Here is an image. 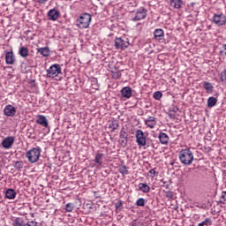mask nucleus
Returning <instances> with one entry per match:
<instances>
[{"instance_id": "6e6552de", "label": "nucleus", "mask_w": 226, "mask_h": 226, "mask_svg": "<svg viewBox=\"0 0 226 226\" xmlns=\"http://www.w3.org/2000/svg\"><path fill=\"white\" fill-rule=\"evenodd\" d=\"M213 22L215 26H225L226 16L223 13L214 14Z\"/></svg>"}, {"instance_id": "7c9ffc66", "label": "nucleus", "mask_w": 226, "mask_h": 226, "mask_svg": "<svg viewBox=\"0 0 226 226\" xmlns=\"http://www.w3.org/2000/svg\"><path fill=\"white\" fill-rule=\"evenodd\" d=\"M177 112V109H170L168 113L170 119H176V113Z\"/></svg>"}, {"instance_id": "412c9836", "label": "nucleus", "mask_w": 226, "mask_h": 226, "mask_svg": "<svg viewBox=\"0 0 226 226\" xmlns=\"http://www.w3.org/2000/svg\"><path fill=\"white\" fill-rule=\"evenodd\" d=\"M139 188L140 192H142L143 193H149V192H151V187H149V185L144 183H139Z\"/></svg>"}, {"instance_id": "72a5a7b5", "label": "nucleus", "mask_w": 226, "mask_h": 226, "mask_svg": "<svg viewBox=\"0 0 226 226\" xmlns=\"http://www.w3.org/2000/svg\"><path fill=\"white\" fill-rule=\"evenodd\" d=\"M112 78L113 79H121L120 71L112 72Z\"/></svg>"}, {"instance_id": "c85d7f7f", "label": "nucleus", "mask_w": 226, "mask_h": 226, "mask_svg": "<svg viewBox=\"0 0 226 226\" xmlns=\"http://www.w3.org/2000/svg\"><path fill=\"white\" fill-rule=\"evenodd\" d=\"M136 206H139L140 207H144V206H146V200H144V198H139L136 201Z\"/></svg>"}, {"instance_id": "c9c22d12", "label": "nucleus", "mask_w": 226, "mask_h": 226, "mask_svg": "<svg viewBox=\"0 0 226 226\" xmlns=\"http://www.w3.org/2000/svg\"><path fill=\"white\" fill-rule=\"evenodd\" d=\"M14 167H15V169H19V170L23 169L24 162H16L15 164H14Z\"/></svg>"}, {"instance_id": "1a4fd4ad", "label": "nucleus", "mask_w": 226, "mask_h": 226, "mask_svg": "<svg viewBox=\"0 0 226 226\" xmlns=\"http://www.w3.org/2000/svg\"><path fill=\"white\" fill-rule=\"evenodd\" d=\"M147 17V11L144 7H140L136 11V14L132 20L137 21V20H144Z\"/></svg>"}, {"instance_id": "ddd939ff", "label": "nucleus", "mask_w": 226, "mask_h": 226, "mask_svg": "<svg viewBox=\"0 0 226 226\" xmlns=\"http://www.w3.org/2000/svg\"><path fill=\"white\" fill-rule=\"evenodd\" d=\"M15 55L13 54V51H8L5 54V63L6 64H15Z\"/></svg>"}, {"instance_id": "e433bc0d", "label": "nucleus", "mask_w": 226, "mask_h": 226, "mask_svg": "<svg viewBox=\"0 0 226 226\" xmlns=\"http://www.w3.org/2000/svg\"><path fill=\"white\" fill-rule=\"evenodd\" d=\"M221 202H223V203L226 202V192H224L222 193V196H221Z\"/></svg>"}, {"instance_id": "f257e3e1", "label": "nucleus", "mask_w": 226, "mask_h": 226, "mask_svg": "<svg viewBox=\"0 0 226 226\" xmlns=\"http://www.w3.org/2000/svg\"><path fill=\"white\" fill-rule=\"evenodd\" d=\"M179 160L184 165H192L193 162V153L190 149H183L179 153Z\"/></svg>"}, {"instance_id": "7ed1b4c3", "label": "nucleus", "mask_w": 226, "mask_h": 226, "mask_svg": "<svg viewBox=\"0 0 226 226\" xmlns=\"http://www.w3.org/2000/svg\"><path fill=\"white\" fill-rule=\"evenodd\" d=\"M91 24V16L89 13H83L76 21V26L79 29H87Z\"/></svg>"}, {"instance_id": "cd10ccee", "label": "nucleus", "mask_w": 226, "mask_h": 226, "mask_svg": "<svg viewBox=\"0 0 226 226\" xmlns=\"http://www.w3.org/2000/svg\"><path fill=\"white\" fill-rule=\"evenodd\" d=\"M211 225H213V221L210 218H207L205 219V221L198 224V226H211Z\"/></svg>"}, {"instance_id": "6ab92c4d", "label": "nucleus", "mask_w": 226, "mask_h": 226, "mask_svg": "<svg viewBox=\"0 0 226 226\" xmlns=\"http://www.w3.org/2000/svg\"><path fill=\"white\" fill-rule=\"evenodd\" d=\"M170 4L172 8H175L176 10H179V8L183 6V0H170Z\"/></svg>"}, {"instance_id": "f704fd0d", "label": "nucleus", "mask_w": 226, "mask_h": 226, "mask_svg": "<svg viewBox=\"0 0 226 226\" xmlns=\"http://www.w3.org/2000/svg\"><path fill=\"white\" fill-rule=\"evenodd\" d=\"M148 174H150V177H156L158 176V173L156 172L155 169H152L148 171Z\"/></svg>"}, {"instance_id": "4c0bfd02", "label": "nucleus", "mask_w": 226, "mask_h": 226, "mask_svg": "<svg viewBox=\"0 0 226 226\" xmlns=\"http://www.w3.org/2000/svg\"><path fill=\"white\" fill-rule=\"evenodd\" d=\"M129 226H139V224H137V221H132L129 223Z\"/></svg>"}, {"instance_id": "dca6fc26", "label": "nucleus", "mask_w": 226, "mask_h": 226, "mask_svg": "<svg viewBox=\"0 0 226 226\" xmlns=\"http://www.w3.org/2000/svg\"><path fill=\"white\" fill-rule=\"evenodd\" d=\"M37 52L43 57H49L50 56V49L49 47L39 48L37 49Z\"/></svg>"}, {"instance_id": "39448f33", "label": "nucleus", "mask_w": 226, "mask_h": 226, "mask_svg": "<svg viewBox=\"0 0 226 226\" xmlns=\"http://www.w3.org/2000/svg\"><path fill=\"white\" fill-rule=\"evenodd\" d=\"M135 138L139 147H144L147 144V135L142 130L136 131Z\"/></svg>"}, {"instance_id": "473e14b6", "label": "nucleus", "mask_w": 226, "mask_h": 226, "mask_svg": "<svg viewBox=\"0 0 226 226\" xmlns=\"http://www.w3.org/2000/svg\"><path fill=\"white\" fill-rule=\"evenodd\" d=\"M162 96H163V94H162V92H160V91L154 93V100H162Z\"/></svg>"}, {"instance_id": "bb28decb", "label": "nucleus", "mask_w": 226, "mask_h": 226, "mask_svg": "<svg viewBox=\"0 0 226 226\" xmlns=\"http://www.w3.org/2000/svg\"><path fill=\"white\" fill-rule=\"evenodd\" d=\"M217 102H218V101L216 100V98H215V97H209V98L207 99V107H209L210 109L213 108V107H215V105H216Z\"/></svg>"}, {"instance_id": "4468645a", "label": "nucleus", "mask_w": 226, "mask_h": 226, "mask_svg": "<svg viewBox=\"0 0 226 226\" xmlns=\"http://www.w3.org/2000/svg\"><path fill=\"white\" fill-rule=\"evenodd\" d=\"M145 124L147 126V128L153 130V128L156 126V117H149L147 120H145Z\"/></svg>"}, {"instance_id": "9b49d317", "label": "nucleus", "mask_w": 226, "mask_h": 226, "mask_svg": "<svg viewBox=\"0 0 226 226\" xmlns=\"http://www.w3.org/2000/svg\"><path fill=\"white\" fill-rule=\"evenodd\" d=\"M16 113L17 109H15V107L10 104L5 106V108L4 109V114L5 116H8L9 117H12V116H14Z\"/></svg>"}, {"instance_id": "2eb2a0df", "label": "nucleus", "mask_w": 226, "mask_h": 226, "mask_svg": "<svg viewBox=\"0 0 226 226\" xmlns=\"http://www.w3.org/2000/svg\"><path fill=\"white\" fill-rule=\"evenodd\" d=\"M154 36L155 40L160 41V40H163V36H165V34L162 28H157L154 32Z\"/></svg>"}, {"instance_id": "2f4dec72", "label": "nucleus", "mask_w": 226, "mask_h": 226, "mask_svg": "<svg viewBox=\"0 0 226 226\" xmlns=\"http://www.w3.org/2000/svg\"><path fill=\"white\" fill-rule=\"evenodd\" d=\"M73 208H74V207H73V205L72 203H67L65 205V211L67 213H72V211H73Z\"/></svg>"}, {"instance_id": "0eeeda50", "label": "nucleus", "mask_w": 226, "mask_h": 226, "mask_svg": "<svg viewBox=\"0 0 226 226\" xmlns=\"http://www.w3.org/2000/svg\"><path fill=\"white\" fill-rule=\"evenodd\" d=\"M13 144H15V137L13 136H8L1 142V146L4 149H11V147H13Z\"/></svg>"}, {"instance_id": "20e7f679", "label": "nucleus", "mask_w": 226, "mask_h": 226, "mask_svg": "<svg viewBox=\"0 0 226 226\" xmlns=\"http://www.w3.org/2000/svg\"><path fill=\"white\" fill-rule=\"evenodd\" d=\"M62 72L61 65L59 64H52L47 71L48 79H56L58 75H60Z\"/></svg>"}, {"instance_id": "f03ea898", "label": "nucleus", "mask_w": 226, "mask_h": 226, "mask_svg": "<svg viewBox=\"0 0 226 226\" xmlns=\"http://www.w3.org/2000/svg\"><path fill=\"white\" fill-rule=\"evenodd\" d=\"M26 156L30 163H36L41 156V148L40 147H34L26 152Z\"/></svg>"}, {"instance_id": "a19ab883", "label": "nucleus", "mask_w": 226, "mask_h": 226, "mask_svg": "<svg viewBox=\"0 0 226 226\" xmlns=\"http://www.w3.org/2000/svg\"><path fill=\"white\" fill-rule=\"evenodd\" d=\"M94 89H98V85L97 84L94 85Z\"/></svg>"}, {"instance_id": "a211bd4d", "label": "nucleus", "mask_w": 226, "mask_h": 226, "mask_svg": "<svg viewBox=\"0 0 226 226\" xmlns=\"http://www.w3.org/2000/svg\"><path fill=\"white\" fill-rule=\"evenodd\" d=\"M159 140L161 144L167 146L169 144V135H167V133L165 132H161L159 134Z\"/></svg>"}, {"instance_id": "c756f323", "label": "nucleus", "mask_w": 226, "mask_h": 226, "mask_svg": "<svg viewBox=\"0 0 226 226\" xmlns=\"http://www.w3.org/2000/svg\"><path fill=\"white\" fill-rule=\"evenodd\" d=\"M117 123L110 122L109 124V129L111 130V132H115V130H117L118 128Z\"/></svg>"}, {"instance_id": "f8f14e48", "label": "nucleus", "mask_w": 226, "mask_h": 226, "mask_svg": "<svg viewBox=\"0 0 226 226\" xmlns=\"http://www.w3.org/2000/svg\"><path fill=\"white\" fill-rule=\"evenodd\" d=\"M37 124H41V126H43V128L49 127V121L47 120V117L43 115H38L36 119Z\"/></svg>"}, {"instance_id": "b1692460", "label": "nucleus", "mask_w": 226, "mask_h": 226, "mask_svg": "<svg viewBox=\"0 0 226 226\" xmlns=\"http://www.w3.org/2000/svg\"><path fill=\"white\" fill-rule=\"evenodd\" d=\"M203 87L204 89L207 91V93L211 94L213 93V84H211L210 82L205 81L203 82Z\"/></svg>"}, {"instance_id": "4be33fe9", "label": "nucleus", "mask_w": 226, "mask_h": 226, "mask_svg": "<svg viewBox=\"0 0 226 226\" xmlns=\"http://www.w3.org/2000/svg\"><path fill=\"white\" fill-rule=\"evenodd\" d=\"M94 162L95 163H97L99 167H102V165L103 164V154L102 153L96 154Z\"/></svg>"}, {"instance_id": "79ce46f5", "label": "nucleus", "mask_w": 226, "mask_h": 226, "mask_svg": "<svg viewBox=\"0 0 226 226\" xmlns=\"http://www.w3.org/2000/svg\"><path fill=\"white\" fill-rule=\"evenodd\" d=\"M94 82L96 84V82H98V80L97 79H94Z\"/></svg>"}, {"instance_id": "9d476101", "label": "nucleus", "mask_w": 226, "mask_h": 226, "mask_svg": "<svg viewBox=\"0 0 226 226\" xmlns=\"http://www.w3.org/2000/svg\"><path fill=\"white\" fill-rule=\"evenodd\" d=\"M59 11L56 9H51L48 11V18L49 20H52L53 22H56L59 19Z\"/></svg>"}, {"instance_id": "393cba45", "label": "nucleus", "mask_w": 226, "mask_h": 226, "mask_svg": "<svg viewBox=\"0 0 226 226\" xmlns=\"http://www.w3.org/2000/svg\"><path fill=\"white\" fill-rule=\"evenodd\" d=\"M19 56H21V57H27V56H29V49L26 47H21L19 49Z\"/></svg>"}, {"instance_id": "a878e982", "label": "nucleus", "mask_w": 226, "mask_h": 226, "mask_svg": "<svg viewBox=\"0 0 226 226\" xmlns=\"http://www.w3.org/2000/svg\"><path fill=\"white\" fill-rule=\"evenodd\" d=\"M118 172H120V174H122V176H128V174H129L128 167H126L125 165L119 166Z\"/></svg>"}, {"instance_id": "5701e85b", "label": "nucleus", "mask_w": 226, "mask_h": 226, "mask_svg": "<svg viewBox=\"0 0 226 226\" xmlns=\"http://www.w3.org/2000/svg\"><path fill=\"white\" fill-rule=\"evenodd\" d=\"M12 226H26L24 220L20 217H15L12 219Z\"/></svg>"}, {"instance_id": "58836bf2", "label": "nucleus", "mask_w": 226, "mask_h": 226, "mask_svg": "<svg viewBox=\"0 0 226 226\" xmlns=\"http://www.w3.org/2000/svg\"><path fill=\"white\" fill-rule=\"evenodd\" d=\"M37 3H39V4H45V3H47V0H36Z\"/></svg>"}, {"instance_id": "f3484780", "label": "nucleus", "mask_w": 226, "mask_h": 226, "mask_svg": "<svg viewBox=\"0 0 226 226\" xmlns=\"http://www.w3.org/2000/svg\"><path fill=\"white\" fill-rule=\"evenodd\" d=\"M123 98H132V88L129 87H124L121 90Z\"/></svg>"}, {"instance_id": "ea45409f", "label": "nucleus", "mask_w": 226, "mask_h": 226, "mask_svg": "<svg viewBox=\"0 0 226 226\" xmlns=\"http://www.w3.org/2000/svg\"><path fill=\"white\" fill-rule=\"evenodd\" d=\"M26 225H27V226H36V222H28L26 223Z\"/></svg>"}, {"instance_id": "423d86ee", "label": "nucleus", "mask_w": 226, "mask_h": 226, "mask_svg": "<svg viewBox=\"0 0 226 226\" xmlns=\"http://www.w3.org/2000/svg\"><path fill=\"white\" fill-rule=\"evenodd\" d=\"M115 47L117 49L124 50L130 47V41L128 39H123L121 37L115 39Z\"/></svg>"}, {"instance_id": "aec40b11", "label": "nucleus", "mask_w": 226, "mask_h": 226, "mask_svg": "<svg viewBox=\"0 0 226 226\" xmlns=\"http://www.w3.org/2000/svg\"><path fill=\"white\" fill-rule=\"evenodd\" d=\"M6 199H9L10 200L15 199L17 197V192L13 189H8L5 192Z\"/></svg>"}]
</instances>
